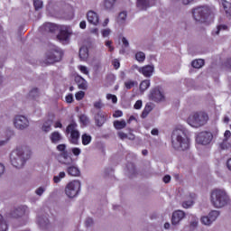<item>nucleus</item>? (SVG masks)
<instances>
[{"label":"nucleus","mask_w":231,"mask_h":231,"mask_svg":"<svg viewBox=\"0 0 231 231\" xmlns=\"http://www.w3.org/2000/svg\"><path fill=\"white\" fill-rule=\"evenodd\" d=\"M189 130L183 127L176 128L171 134V145L175 151H189L190 149V139Z\"/></svg>","instance_id":"obj_1"},{"label":"nucleus","mask_w":231,"mask_h":231,"mask_svg":"<svg viewBox=\"0 0 231 231\" xmlns=\"http://www.w3.org/2000/svg\"><path fill=\"white\" fill-rule=\"evenodd\" d=\"M32 156V150L26 146H20L14 150L10 154V162L15 169H23L24 164Z\"/></svg>","instance_id":"obj_2"},{"label":"nucleus","mask_w":231,"mask_h":231,"mask_svg":"<svg viewBox=\"0 0 231 231\" xmlns=\"http://www.w3.org/2000/svg\"><path fill=\"white\" fill-rule=\"evenodd\" d=\"M210 202L215 208H225L230 203V197L226 190L215 189L210 193Z\"/></svg>","instance_id":"obj_3"},{"label":"nucleus","mask_w":231,"mask_h":231,"mask_svg":"<svg viewBox=\"0 0 231 231\" xmlns=\"http://www.w3.org/2000/svg\"><path fill=\"white\" fill-rule=\"evenodd\" d=\"M192 14L196 23H199V24L208 23V21H212V17H214L212 9L208 6L196 7L193 9Z\"/></svg>","instance_id":"obj_4"},{"label":"nucleus","mask_w":231,"mask_h":231,"mask_svg":"<svg viewBox=\"0 0 231 231\" xmlns=\"http://www.w3.org/2000/svg\"><path fill=\"white\" fill-rule=\"evenodd\" d=\"M208 122V114L203 111L193 112L189 116L187 119V123L189 124V125L194 127L195 129L203 127V125H207Z\"/></svg>","instance_id":"obj_5"},{"label":"nucleus","mask_w":231,"mask_h":231,"mask_svg":"<svg viewBox=\"0 0 231 231\" xmlns=\"http://www.w3.org/2000/svg\"><path fill=\"white\" fill-rule=\"evenodd\" d=\"M80 180H72L69 182L65 188V194L67 197L73 199L79 196L81 187Z\"/></svg>","instance_id":"obj_6"},{"label":"nucleus","mask_w":231,"mask_h":231,"mask_svg":"<svg viewBox=\"0 0 231 231\" xmlns=\"http://www.w3.org/2000/svg\"><path fill=\"white\" fill-rule=\"evenodd\" d=\"M62 60V51L58 47L51 48L46 54L47 64H54Z\"/></svg>","instance_id":"obj_7"},{"label":"nucleus","mask_w":231,"mask_h":231,"mask_svg":"<svg viewBox=\"0 0 231 231\" xmlns=\"http://www.w3.org/2000/svg\"><path fill=\"white\" fill-rule=\"evenodd\" d=\"M66 133L70 134V142L77 145L79 143V139L80 138V133L77 130V123H71L67 126Z\"/></svg>","instance_id":"obj_8"},{"label":"nucleus","mask_w":231,"mask_h":231,"mask_svg":"<svg viewBox=\"0 0 231 231\" xmlns=\"http://www.w3.org/2000/svg\"><path fill=\"white\" fill-rule=\"evenodd\" d=\"M14 125L19 131H24L30 127V121L24 116H16L14 119Z\"/></svg>","instance_id":"obj_9"},{"label":"nucleus","mask_w":231,"mask_h":231,"mask_svg":"<svg viewBox=\"0 0 231 231\" xmlns=\"http://www.w3.org/2000/svg\"><path fill=\"white\" fill-rule=\"evenodd\" d=\"M213 139H214V135L212 134V133L204 131V132H200L197 135L196 142L200 145H208Z\"/></svg>","instance_id":"obj_10"},{"label":"nucleus","mask_w":231,"mask_h":231,"mask_svg":"<svg viewBox=\"0 0 231 231\" xmlns=\"http://www.w3.org/2000/svg\"><path fill=\"white\" fill-rule=\"evenodd\" d=\"M149 98L152 102H165V94L157 87L150 91Z\"/></svg>","instance_id":"obj_11"},{"label":"nucleus","mask_w":231,"mask_h":231,"mask_svg":"<svg viewBox=\"0 0 231 231\" xmlns=\"http://www.w3.org/2000/svg\"><path fill=\"white\" fill-rule=\"evenodd\" d=\"M71 33L72 32L68 27L62 26L60 27V33L57 35V39L60 41V42H62V44H68L69 42Z\"/></svg>","instance_id":"obj_12"},{"label":"nucleus","mask_w":231,"mask_h":231,"mask_svg":"<svg viewBox=\"0 0 231 231\" xmlns=\"http://www.w3.org/2000/svg\"><path fill=\"white\" fill-rule=\"evenodd\" d=\"M185 211L180 209L175 210L171 216V225H173V226H176L177 225L181 223L183 219H185Z\"/></svg>","instance_id":"obj_13"},{"label":"nucleus","mask_w":231,"mask_h":231,"mask_svg":"<svg viewBox=\"0 0 231 231\" xmlns=\"http://www.w3.org/2000/svg\"><path fill=\"white\" fill-rule=\"evenodd\" d=\"M156 0H137L136 7L140 11H145L147 8H151V6H154Z\"/></svg>","instance_id":"obj_14"},{"label":"nucleus","mask_w":231,"mask_h":231,"mask_svg":"<svg viewBox=\"0 0 231 231\" xmlns=\"http://www.w3.org/2000/svg\"><path fill=\"white\" fill-rule=\"evenodd\" d=\"M87 19L88 23L94 26H97L100 23V17L98 16V14L95 13V11H88L87 14Z\"/></svg>","instance_id":"obj_15"},{"label":"nucleus","mask_w":231,"mask_h":231,"mask_svg":"<svg viewBox=\"0 0 231 231\" xmlns=\"http://www.w3.org/2000/svg\"><path fill=\"white\" fill-rule=\"evenodd\" d=\"M60 156V163H61V165H67V167L73 165V158L69 155V153H68V152H61Z\"/></svg>","instance_id":"obj_16"},{"label":"nucleus","mask_w":231,"mask_h":231,"mask_svg":"<svg viewBox=\"0 0 231 231\" xmlns=\"http://www.w3.org/2000/svg\"><path fill=\"white\" fill-rule=\"evenodd\" d=\"M139 73H142L143 77L149 79V77H152V73H154V65H145L139 69Z\"/></svg>","instance_id":"obj_17"},{"label":"nucleus","mask_w":231,"mask_h":231,"mask_svg":"<svg viewBox=\"0 0 231 231\" xmlns=\"http://www.w3.org/2000/svg\"><path fill=\"white\" fill-rule=\"evenodd\" d=\"M29 212L28 207L21 206L13 212V216L14 217H23V216H26V214H29Z\"/></svg>","instance_id":"obj_18"},{"label":"nucleus","mask_w":231,"mask_h":231,"mask_svg":"<svg viewBox=\"0 0 231 231\" xmlns=\"http://www.w3.org/2000/svg\"><path fill=\"white\" fill-rule=\"evenodd\" d=\"M96 124L97 127H102L106 124V113L99 111L95 116Z\"/></svg>","instance_id":"obj_19"},{"label":"nucleus","mask_w":231,"mask_h":231,"mask_svg":"<svg viewBox=\"0 0 231 231\" xmlns=\"http://www.w3.org/2000/svg\"><path fill=\"white\" fill-rule=\"evenodd\" d=\"M194 199H196V194L190 193L189 195V199L182 201V203H181L182 208H192L194 206Z\"/></svg>","instance_id":"obj_20"},{"label":"nucleus","mask_w":231,"mask_h":231,"mask_svg":"<svg viewBox=\"0 0 231 231\" xmlns=\"http://www.w3.org/2000/svg\"><path fill=\"white\" fill-rule=\"evenodd\" d=\"M75 82L78 85L79 89H88V81L84 79V78H82L81 76H77L75 78Z\"/></svg>","instance_id":"obj_21"},{"label":"nucleus","mask_w":231,"mask_h":231,"mask_svg":"<svg viewBox=\"0 0 231 231\" xmlns=\"http://www.w3.org/2000/svg\"><path fill=\"white\" fill-rule=\"evenodd\" d=\"M67 173L69 174V176L79 177L80 176V170L79 169V167L72 164L67 167Z\"/></svg>","instance_id":"obj_22"},{"label":"nucleus","mask_w":231,"mask_h":231,"mask_svg":"<svg viewBox=\"0 0 231 231\" xmlns=\"http://www.w3.org/2000/svg\"><path fill=\"white\" fill-rule=\"evenodd\" d=\"M51 143L57 144L60 143V142H62V134L59 132H53L49 136Z\"/></svg>","instance_id":"obj_23"},{"label":"nucleus","mask_w":231,"mask_h":231,"mask_svg":"<svg viewBox=\"0 0 231 231\" xmlns=\"http://www.w3.org/2000/svg\"><path fill=\"white\" fill-rule=\"evenodd\" d=\"M37 223L42 229L50 226V220L48 219V217L44 216L38 217Z\"/></svg>","instance_id":"obj_24"},{"label":"nucleus","mask_w":231,"mask_h":231,"mask_svg":"<svg viewBox=\"0 0 231 231\" xmlns=\"http://www.w3.org/2000/svg\"><path fill=\"white\" fill-rule=\"evenodd\" d=\"M116 5V0H104L103 8L106 12H111Z\"/></svg>","instance_id":"obj_25"},{"label":"nucleus","mask_w":231,"mask_h":231,"mask_svg":"<svg viewBox=\"0 0 231 231\" xmlns=\"http://www.w3.org/2000/svg\"><path fill=\"white\" fill-rule=\"evenodd\" d=\"M89 57V50L86 46H82L79 49V58L81 60H88V58Z\"/></svg>","instance_id":"obj_26"},{"label":"nucleus","mask_w":231,"mask_h":231,"mask_svg":"<svg viewBox=\"0 0 231 231\" xmlns=\"http://www.w3.org/2000/svg\"><path fill=\"white\" fill-rule=\"evenodd\" d=\"M222 6L225 10L226 17H231V4L226 0H222Z\"/></svg>","instance_id":"obj_27"},{"label":"nucleus","mask_w":231,"mask_h":231,"mask_svg":"<svg viewBox=\"0 0 231 231\" xmlns=\"http://www.w3.org/2000/svg\"><path fill=\"white\" fill-rule=\"evenodd\" d=\"M151 87V80L144 79L140 83L139 89L141 93H143V91H147L149 88Z\"/></svg>","instance_id":"obj_28"},{"label":"nucleus","mask_w":231,"mask_h":231,"mask_svg":"<svg viewBox=\"0 0 231 231\" xmlns=\"http://www.w3.org/2000/svg\"><path fill=\"white\" fill-rule=\"evenodd\" d=\"M51 125H53V121L50 119L45 121L42 126V131L43 133H50L51 131Z\"/></svg>","instance_id":"obj_29"},{"label":"nucleus","mask_w":231,"mask_h":231,"mask_svg":"<svg viewBox=\"0 0 231 231\" xmlns=\"http://www.w3.org/2000/svg\"><path fill=\"white\" fill-rule=\"evenodd\" d=\"M42 28L45 32H51V33H53V32H55V30H57V25H55L51 23H44Z\"/></svg>","instance_id":"obj_30"},{"label":"nucleus","mask_w":231,"mask_h":231,"mask_svg":"<svg viewBox=\"0 0 231 231\" xmlns=\"http://www.w3.org/2000/svg\"><path fill=\"white\" fill-rule=\"evenodd\" d=\"M228 30V26L226 24L217 25L216 30L212 31V35H219V32Z\"/></svg>","instance_id":"obj_31"},{"label":"nucleus","mask_w":231,"mask_h":231,"mask_svg":"<svg viewBox=\"0 0 231 231\" xmlns=\"http://www.w3.org/2000/svg\"><path fill=\"white\" fill-rule=\"evenodd\" d=\"M192 68H195L196 69H199V68H203L205 66V60L199 59L195 60L191 62Z\"/></svg>","instance_id":"obj_32"},{"label":"nucleus","mask_w":231,"mask_h":231,"mask_svg":"<svg viewBox=\"0 0 231 231\" xmlns=\"http://www.w3.org/2000/svg\"><path fill=\"white\" fill-rule=\"evenodd\" d=\"M126 125H127V124L125 123V120L114 122V127H115V129H117V130L125 129Z\"/></svg>","instance_id":"obj_33"},{"label":"nucleus","mask_w":231,"mask_h":231,"mask_svg":"<svg viewBox=\"0 0 231 231\" xmlns=\"http://www.w3.org/2000/svg\"><path fill=\"white\" fill-rule=\"evenodd\" d=\"M219 214L220 212L218 210H212L208 213V217L211 220V222L214 223V221H216V219H217V217H219Z\"/></svg>","instance_id":"obj_34"},{"label":"nucleus","mask_w":231,"mask_h":231,"mask_svg":"<svg viewBox=\"0 0 231 231\" xmlns=\"http://www.w3.org/2000/svg\"><path fill=\"white\" fill-rule=\"evenodd\" d=\"M64 178H66V172L60 171L58 175L53 177V181L54 183H60Z\"/></svg>","instance_id":"obj_35"},{"label":"nucleus","mask_w":231,"mask_h":231,"mask_svg":"<svg viewBox=\"0 0 231 231\" xmlns=\"http://www.w3.org/2000/svg\"><path fill=\"white\" fill-rule=\"evenodd\" d=\"M29 98H32V100H37V98H39V88H32L29 92Z\"/></svg>","instance_id":"obj_36"},{"label":"nucleus","mask_w":231,"mask_h":231,"mask_svg":"<svg viewBox=\"0 0 231 231\" xmlns=\"http://www.w3.org/2000/svg\"><path fill=\"white\" fill-rule=\"evenodd\" d=\"M152 111V106L151 105H146L143 113H142V118H147L149 116V113Z\"/></svg>","instance_id":"obj_37"},{"label":"nucleus","mask_w":231,"mask_h":231,"mask_svg":"<svg viewBox=\"0 0 231 231\" xmlns=\"http://www.w3.org/2000/svg\"><path fill=\"white\" fill-rule=\"evenodd\" d=\"M8 230V224L5 221L3 215H0V231H7Z\"/></svg>","instance_id":"obj_38"},{"label":"nucleus","mask_w":231,"mask_h":231,"mask_svg":"<svg viewBox=\"0 0 231 231\" xmlns=\"http://www.w3.org/2000/svg\"><path fill=\"white\" fill-rule=\"evenodd\" d=\"M127 171H128V175L129 176H134L136 174V167L133 163L127 164Z\"/></svg>","instance_id":"obj_39"},{"label":"nucleus","mask_w":231,"mask_h":231,"mask_svg":"<svg viewBox=\"0 0 231 231\" xmlns=\"http://www.w3.org/2000/svg\"><path fill=\"white\" fill-rule=\"evenodd\" d=\"M135 60H137V62H144L145 61V53L143 51H138L135 54Z\"/></svg>","instance_id":"obj_40"},{"label":"nucleus","mask_w":231,"mask_h":231,"mask_svg":"<svg viewBox=\"0 0 231 231\" xmlns=\"http://www.w3.org/2000/svg\"><path fill=\"white\" fill-rule=\"evenodd\" d=\"M200 221L203 225H206L207 226H210L212 225V220H210V217L208 216H204L200 218Z\"/></svg>","instance_id":"obj_41"},{"label":"nucleus","mask_w":231,"mask_h":231,"mask_svg":"<svg viewBox=\"0 0 231 231\" xmlns=\"http://www.w3.org/2000/svg\"><path fill=\"white\" fill-rule=\"evenodd\" d=\"M125 19H127V13L126 12L120 13L117 18L118 23H120V24H124V23H125Z\"/></svg>","instance_id":"obj_42"},{"label":"nucleus","mask_w":231,"mask_h":231,"mask_svg":"<svg viewBox=\"0 0 231 231\" xmlns=\"http://www.w3.org/2000/svg\"><path fill=\"white\" fill-rule=\"evenodd\" d=\"M81 138L83 145H89V143H91V135L85 134Z\"/></svg>","instance_id":"obj_43"},{"label":"nucleus","mask_w":231,"mask_h":231,"mask_svg":"<svg viewBox=\"0 0 231 231\" xmlns=\"http://www.w3.org/2000/svg\"><path fill=\"white\" fill-rule=\"evenodd\" d=\"M134 86H138V82L133 81V80H128V81L125 82V87L127 89H132V88H134Z\"/></svg>","instance_id":"obj_44"},{"label":"nucleus","mask_w":231,"mask_h":231,"mask_svg":"<svg viewBox=\"0 0 231 231\" xmlns=\"http://www.w3.org/2000/svg\"><path fill=\"white\" fill-rule=\"evenodd\" d=\"M34 192H35L36 196H39L41 198V196H42V194H44V192H46V187L41 186V187L37 188Z\"/></svg>","instance_id":"obj_45"},{"label":"nucleus","mask_w":231,"mask_h":231,"mask_svg":"<svg viewBox=\"0 0 231 231\" xmlns=\"http://www.w3.org/2000/svg\"><path fill=\"white\" fill-rule=\"evenodd\" d=\"M199 223V219L196 217H193L189 226L191 228H197Z\"/></svg>","instance_id":"obj_46"},{"label":"nucleus","mask_w":231,"mask_h":231,"mask_svg":"<svg viewBox=\"0 0 231 231\" xmlns=\"http://www.w3.org/2000/svg\"><path fill=\"white\" fill-rule=\"evenodd\" d=\"M33 5L35 10H41L42 8V1L41 0H33Z\"/></svg>","instance_id":"obj_47"},{"label":"nucleus","mask_w":231,"mask_h":231,"mask_svg":"<svg viewBox=\"0 0 231 231\" xmlns=\"http://www.w3.org/2000/svg\"><path fill=\"white\" fill-rule=\"evenodd\" d=\"M106 98L107 100H112L113 104H116V102H118V98L116 97V96L112 94H107Z\"/></svg>","instance_id":"obj_48"},{"label":"nucleus","mask_w":231,"mask_h":231,"mask_svg":"<svg viewBox=\"0 0 231 231\" xmlns=\"http://www.w3.org/2000/svg\"><path fill=\"white\" fill-rule=\"evenodd\" d=\"M79 69L81 71V73H84V75H89V70L88 69V67L80 65L79 67Z\"/></svg>","instance_id":"obj_49"},{"label":"nucleus","mask_w":231,"mask_h":231,"mask_svg":"<svg viewBox=\"0 0 231 231\" xmlns=\"http://www.w3.org/2000/svg\"><path fill=\"white\" fill-rule=\"evenodd\" d=\"M79 120L83 123V125H88V123L89 122V118L84 115L80 116Z\"/></svg>","instance_id":"obj_50"},{"label":"nucleus","mask_w":231,"mask_h":231,"mask_svg":"<svg viewBox=\"0 0 231 231\" xmlns=\"http://www.w3.org/2000/svg\"><path fill=\"white\" fill-rule=\"evenodd\" d=\"M85 95H86V93H84V91L77 92L76 95H75L76 100H82V98H84Z\"/></svg>","instance_id":"obj_51"},{"label":"nucleus","mask_w":231,"mask_h":231,"mask_svg":"<svg viewBox=\"0 0 231 231\" xmlns=\"http://www.w3.org/2000/svg\"><path fill=\"white\" fill-rule=\"evenodd\" d=\"M57 151H60V152H68L66 151V144H59L57 147H56Z\"/></svg>","instance_id":"obj_52"},{"label":"nucleus","mask_w":231,"mask_h":231,"mask_svg":"<svg viewBox=\"0 0 231 231\" xmlns=\"http://www.w3.org/2000/svg\"><path fill=\"white\" fill-rule=\"evenodd\" d=\"M94 107L96 109H102V107H104V105L102 104V100L96 101L94 103Z\"/></svg>","instance_id":"obj_53"},{"label":"nucleus","mask_w":231,"mask_h":231,"mask_svg":"<svg viewBox=\"0 0 231 231\" xmlns=\"http://www.w3.org/2000/svg\"><path fill=\"white\" fill-rule=\"evenodd\" d=\"M120 140H127L128 134L124 132H118L117 134Z\"/></svg>","instance_id":"obj_54"},{"label":"nucleus","mask_w":231,"mask_h":231,"mask_svg":"<svg viewBox=\"0 0 231 231\" xmlns=\"http://www.w3.org/2000/svg\"><path fill=\"white\" fill-rule=\"evenodd\" d=\"M8 142H10V137H6L4 140H0V147H5V145H6Z\"/></svg>","instance_id":"obj_55"},{"label":"nucleus","mask_w":231,"mask_h":231,"mask_svg":"<svg viewBox=\"0 0 231 231\" xmlns=\"http://www.w3.org/2000/svg\"><path fill=\"white\" fill-rule=\"evenodd\" d=\"M225 68L231 69V58L227 59L224 63Z\"/></svg>","instance_id":"obj_56"},{"label":"nucleus","mask_w":231,"mask_h":231,"mask_svg":"<svg viewBox=\"0 0 231 231\" xmlns=\"http://www.w3.org/2000/svg\"><path fill=\"white\" fill-rule=\"evenodd\" d=\"M231 136V132L229 130H226L224 134V140L225 142H228V138Z\"/></svg>","instance_id":"obj_57"},{"label":"nucleus","mask_w":231,"mask_h":231,"mask_svg":"<svg viewBox=\"0 0 231 231\" xmlns=\"http://www.w3.org/2000/svg\"><path fill=\"white\" fill-rule=\"evenodd\" d=\"M110 33H111V29H105L102 31L103 37H109Z\"/></svg>","instance_id":"obj_58"},{"label":"nucleus","mask_w":231,"mask_h":231,"mask_svg":"<svg viewBox=\"0 0 231 231\" xmlns=\"http://www.w3.org/2000/svg\"><path fill=\"white\" fill-rule=\"evenodd\" d=\"M85 225H86V226H93V218H91V217L87 218L85 221Z\"/></svg>","instance_id":"obj_59"},{"label":"nucleus","mask_w":231,"mask_h":231,"mask_svg":"<svg viewBox=\"0 0 231 231\" xmlns=\"http://www.w3.org/2000/svg\"><path fill=\"white\" fill-rule=\"evenodd\" d=\"M142 100H137L134 106V109H142Z\"/></svg>","instance_id":"obj_60"},{"label":"nucleus","mask_w":231,"mask_h":231,"mask_svg":"<svg viewBox=\"0 0 231 231\" xmlns=\"http://www.w3.org/2000/svg\"><path fill=\"white\" fill-rule=\"evenodd\" d=\"M80 148H72V153L74 154V156H79L80 155Z\"/></svg>","instance_id":"obj_61"},{"label":"nucleus","mask_w":231,"mask_h":231,"mask_svg":"<svg viewBox=\"0 0 231 231\" xmlns=\"http://www.w3.org/2000/svg\"><path fill=\"white\" fill-rule=\"evenodd\" d=\"M122 115H124V113H122V111L116 110V111L113 114V116H114V118H120V116H122Z\"/></svg>","instance_id":"obj_62"},{"label":"nucleus","mask_w":231,"mask_h":231,"mask_svg":"<svg viewBox=\"0 0 231 231\" xmlns=\"http://www.w3.org/2000/svg\"><path fill=\"white\" fill-rule=\"evenodd\" d=\"M227 141L223 140V142L220 143V149L225 151V149H228V144L226 143Z\"/></svg>","instance_id":"obj_63"},{"label":"nucleus","mask_w":231,"mask_h":231,"mask_svg":"<svg viewBox=\"0 0 231 231\" xmlns=\"http://www.w3.org/2000/svg\"><path fill=\"white\" fill-rule=\"evenodd\" d=\"M122 42H123L125 48H129V41H127V38L123 37L122 38Z\"/></svg>","instance_id":"obj_64"}]
</instances>
